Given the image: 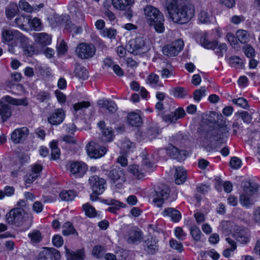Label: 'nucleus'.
Returning a JSON list of instances; mask_svg holds the SVG:
<instances>
[{
    "label": "nucleus",
    "mask_w": 260,
    "mask_h": 260,
    "mask_svg": "<svg viewBox=\"0 0 260 260\" xmlns=\"http://www.w3.org/2000/svg\"><path fill=\"white\" fill-rule=\"evenodd\" d=\"M167 11L170 18L174 22L185 24L193 17L194 7L193 5L185 1Z\"/></svg>",
    "instance_id": "nucleus-1"
},
{
    "label": "nucleus",
    "mask_w": 260,
    "mask_h": 260,
    "mask_svg": "<svg viewBox=\"0 0 260 260\" xmlns=\"http://www.w3.org/2000/svg\"><path fill=\"white\" fill-rule=\"evenodd\" d=\"M144 12L146 21L150 26H153L158 33L164 31V15L157 8L147 5L144 9Z\"/></svg>",
    "instance_id": "nucleus-2"
},
{
    "label": "nucleus",
    "mask_w": 260,
    "mask_h": 260,
    "mask_svg": "<svg viewBox=\"0 0 260 260\" xmlns=\"http://www.w3.org/2000/svg\"><path fill=\"white\" fill-rule=\"evenodd\" d=\"M229 131L226 125L212 129L207 132L206 139L212 144L221 145L226 142L229 136Z\"/></svg>",
    "instance_id": "nucleus-3"
},
{
    "label": "nucleus",
    "mask_w": 260,
    "mask_h": 260,
    "mask_svg": "<svg viewBox=\"0 0 260 260\" xmlns=\"http://www.w3.org/2000/svg\"><path fill=\"white\" fill-rule=\"evenodd\" d=\"M25 102V100L16 99L9 95L4 96L0 100V116L3 121H6L12 114L11 107L7 103L14 105H26L27 103Z\"/></svg>",
    "instance_id": "nucleus-4"
},
{
    "label": "nucleus",
    "mask_w": 260,
    "mask_h": 260,
    "mask_svg": "<svg viewBox=\"0 0 260 260\" xmlns=\"http://www.w3.org/2000/svg\"><path fill=\"white\" fill-rule=\"evenodd\" d=\"M2 37L4 43L12 42L16 46L18 43L21 45H26L28 43V39L17 30L13 29L3 28L2 30Z\"/></svg>",
    "instance_id": "nucleus-5"
},
{
    "label": "nucleus",
    "mask_w": 260,
    "mask_h": 260,
    "mask_svg": "<svg viewBox=\"0 0 260 260\" xmlns=\"http://www.w3.org/2000/svg\"><path fill=\"white\" fill-rule=\"evenodd\" d=\"M6 220L8 223L20 226L30 218L32 221V217L26 212L24 209L16 208L12 209L6 214Z\"/></svg>",
    "instance_id": "nucleus-6"
},
{
    "label": "nucleus",
    "mask_w": 260,
    "mask_h": 260,
    "mask_svg": "<svg viewBox=\"0 0 260 260\" xmlns=\"http://www.w3.org/2000/svg\"><path fill=\"white\" fill-rule=\"evenodd\" d=\"M126 48L127 51L135 55L147 52L149 50V47L146 45L144 39L142 37L129 41L126 46Z\"/></svg>",
    "instance_id": "nucleus-7"
},
{
    "label": "nucleus",
    "mask_w": 260,
    "mask_h": 260,
    "mask_svg": "<svg viewBox=\"0 0 260 260\" xmlns=\"http://www.w3.org/2000/svg\"><path fill=\"white\" fill-rule=\"evenodd\" d=\"M96 51L95 46L92 44L82 43L76 49L77 56L82 59H89L92 57Z\"/></svg>",
    "instance_id": "nucleus-8"
},
{
    "label": "nucleus",
    "mask_w": 260,
    "mask_h": 260,
    "mask_svg": "<svg viewBox=\"0 0 260 260\" xmlns=\"http://www.w3.org/2000/svg\"><path fill=\"white\" fill-rule=\"evenodd\" d=\"M155 191V194L153 202L157 207H161L164 200L167 199L170 196V188L167 185L162 184L156 187Z\"/></svg>",
    "instance_id": "nucleus-9"
},
{
    "label": "nucleus",
    "mask_w": 260,
    "mask_h": 260,
    "mask_svg": "<svg viewBox=\"0 0 260 260\" xmlns=\"http://www.w3.org/2000/svg\"><path fill=\"white\" fill-rule=\"evenodd\" d=\"M184 46L183 41L178 39L168 45L162 48V52L165 55L168 56H175L182 50Z\"/></svg>",
    "instance_id": "nucleus-10"
},
{
    "label": "nucleus",
    "mask_w": 260,
    "mask_h": 260,
    "mask_svg": "<svg viewBox=\"0 0 260 260\" xmlns=\"http://www.w3.org/2000/svg\"><path fill=\"white\" fill-rule=\"evenodd\" d=\"M69 163L70 171L76 178L83 177L88 169L87 166L82 161H72Z\"/></svg>",
    "instance_id": "nucleus-11"
},
{
    "label": "nucleus",
    "mask_w": 260,
    "mask_h": 260,
    "mask_svg": "<svg viewBox=\"0 0 260 260\" xmlns=\"http://www.w3.org/2000/svg\"><path fill=\"white\" fill-rule=\"evenodd\" d=\"M60 260L61 255L58 250L54 248H45L41 251L38 255L36 260Z\"/></svg>",
    "instance_id": "nucleus-12"
},
{
    "label": "nucleus",
    "mask_w": 260,
    "mask_h": 260,
    "mask_svg": "<svg viewBox=\"0 0 260 260\" xmlns=\"http://www.w3.org/2000/svg\"><path fill=\"white\" fill-rule=\"evenodd\" d=\"M110 182L112 184L122 183L125 181V177L123 169L118 168H115L109 172L106 171Z\"/></svg>",
    "instance_id": "nucleus-13"
},
{
    "label": "nucleus",
    "mask_w": 260,
    "mask_h": 260,
    "mask_svg": "<svg viewBox=\"0 0 260 260\" xmlns=\"http://www.w3.org/2000/svg\"><path fill=\"white\" fill-rule=\"evenodd\" d=\"M89 182L94 192L102 194L104 191L106 185L105 179L94 175L89 178Z\"/></svg>",
    "instance_id": "nucleus-14"
},
{
    "label": "nucleus",
    "mask_w": 260,
    "mask_h": 260,
    "mask_svg": "<svg viewBox=\"0 0 260 260\" xmlns=\"http://www.w3.org/2000/svg\"><path fill=\"white\" fill-rule=\"evenodd\" d=\"M158 241L155 237L149 236L144 241V249L149 254H155L158 250Z\"/></svg>",
    "instance_id": "nucleus-15"
},
{
    "label": "nucleus",
    "mask_w": 260,
    "mask_h": 260,
    "mask_svg": "<svg viewBox=\"0 0 260 260\" xmlns=\"http://www.w3.org/2000/svg\"><path fill=\"white\" fill-rule=\"evenodd\" d=\"M88 155L91 158H97L100 157L106 153L107 149L105 147L98 149L95 147L93 142H90L86 146Z\"/></svg>",
    "instance_id": "nucleus-16"
},
{
    "label": "nucleus",
    "mask_w": 260,
    "mask_h": 260,
    "mask_svg": "<svg viewBox=\"0 0 260 260\" xmlns=\"http://www.w3.org/2000/svg\"><path fill=\"white\" fill-rule=\"evenodd\" d=\"M185 115L184 110L183 108L180 107L168 115H163L162 118L165 122L173 123H175L178 119L183 118Z\"/></svg>",
    "instance_id": "nucleus-17"
},
{
    "label": "nucleus",
    "mask_w": 260,
    "mask_h": 260,
    "mask_svg": "<svg viewBox=\"0 0 260 260\" xmlns=\"http://www.w3.org/2000/svg\"><path fill=\"white\" fill-rule=\"evenodd\" d=\"M29 133L26 127H23L15 129L11 134V139L15 144H18L26 139Z\"/></svg>",
    "instance_id": "nucleus-18"
},
{
    "label": "nucleus",
    "mask_w": 260,
    "mask_h": 260,
    "mask_svg": "<svg viewBox=\"0 0 260 260\" xmlns=\"http://www.w3.org/2000/svg\"><path fill=\"white\" fill-rule=\"evenodd\" d=\"M65 117V112L61 109H57L48 117V122L52 125H58L61 123Z\"/></svg>",
    "instance_id": "nucleus-19"
},
{
    "label": "nucleus",
    "mask_w": 260,
    "mask_h": 260,
    "mask_svg": "<svg viewBox=\"0 0 260 260\" xmlns=\"http://www.w3.org/2000/svg\"><path fill=\"white\" fill-rule=\"evenodd\" d=\"M233 236L241 244H246L249 241V235L246 230L240 227L235 230Z\"/></svg>",
    "instance_id": "nucleus-20"
},
{
    "label": "nucleus",
    "mask_w": 260,
    "mask_h": 260,
    "mask_svg": "<svg viewBox=\"0 0 260 260\" xmlns=\"http://www.w3.org/2000/svg\"><path fill=\"white\" fill-rule=\"evenodd\" d=\"M65 249L67 260H84L85 257L84 249L78 250L76 252L66 247Z\"/></svg>",
    "instance_id": "nucleus-21"
},
{
    "label": "nucleus",
    "mask_w": 260,
    "mask_h": 260,
    "mask_svg": "<svg viewBox=\"0 0 260 260\" xmlns=\"http://www.w3.org/2000/svg\"><path fill=\"white\" fill-rule=\"evenodd\" d=\"M242 188L244 193L253 196L257 192L258 185L255 183L246 181L242 183Z\"/></svg>",
    "instance_id": "nucleus-22"
},
{
    "label": "nucleus",
    "mask_w": 260,
    "mask_h": 260,
    "mask_svg": "<svg viewBox=\"0 0 260 260\" xmlns=\"http://www.w3.org/2000/svg\"><path fill=\"white\" fill-rule=\"evenodd\" d=\"M33 36L36 42L43 46L50 44L51 41V37L45 32L34 33Z\"/></svg>",
    "instance_id": "nucleus-23"
},
{
    "label": "nucleus",
    "mask_w": 260,
    "mask_h": 260,
    "mask_svg": "<svg viewBox=\"0 0 260 260\" xmlns=\"http://www.w3.org/2000/svg\"><path fill=\"white\" fill-rule=\"evenodd\" d=\"M167 153L172 158L176 159L179 161L182 160L185 154L184 151L180 150L177 147L173 146H171L168 148Z\"/></svg>",
    "instance_id": "nucleus-24"
},
{
    "label": "nucleus",
    "mask_w": 260,
    "mask_h": 260,
    "mask_svg": "<svg viewBox=\"0 0 260 260\" xmlns=\"http://www.w3.org/2000/svg\"><path fill=\"white\" fill-rule=\"evenodd\" d=\"M163 215L170 217L174 222H178L181 218L180 212L173 208L165 209L163 211Z\"/></svg>",
    "instance_id": "nucleus-25"
},
{
    "label": "nucleus",
    "mask_w": 260,
    "mask_h": 260,
    "mask_svg": "<svg viewBox=\"0 0 260 260\" xmlns=\"http://www.w3.org/2000/svg\"><path fill=\"white\" fill-rule=\"evenodd\" d=\"M113 7L119 10H125L131 6L134 0H112Z\"/></svg>",
    "instance_id": "nucleus-26"
},
{
    "label": "nucleus",
    "mask_w": 260,
    "mask_h": 260,
    "mask_svg": "<svg viewBox=\"0 0 260 260\" xmlns=\"http://www.w3.org/2000/svg\"><path fill=\"white\" fill-rule=\"evenodd\" d=\"M98 105L101 108H106L111 113H114L117 110V106L115 102L110 100H99Z\"/></svg>",
    "instance_id": "nucleus-27"
},
{
    "label": "nucleus",
    "mask_w": 260,
    "mask_h": 260,
    "mask_svg": "<svg viewBox=\"0 0 260 260\" xmlns=\"http://www.w3.org/2000/svg\"><path fill=\"white\" fill-rule=\"evenodd\" d=\"M175 175V182L177 184H182L186 179V172L182 167H179L176 168Z\"/></svg>",
    "instance_id": "nucleus-28"
},
{
    "label": "nucleus",
    "mask_w": 260,
    "mask_h": 260,
    "mask_svg": "<svg viewBox=\"0 0 260 260\" xmlns=\"http://www.w3.org/2000/svg\"><path fill=\"white\" fill-rule=\"evenodd\" d=\"M101 136L100 140L103 143H108L111 142L114 137L112 129L110 127H106L101 131Z\"/></svg>",
    "instance_id": "nucleus-29"
},
{
    "label": "nucleus",
    "mask_w": 260,
    "mask_h": 260,
    "mask_svg": "<svg viewBox=\"0 0 260 260\" xmlns=\"http://www.w3.org/2000/svg\"><path fill=\"white\" fill-rule=\"evenodd\" d=\"M127 120L130 125L133 126H139L142 123V119L137 113L132 112L129 113L127 115Z\"/></svg>",
    "instance_id": "nucleus-30"
},
{
    "label": "nucleus",
    "mask_w": 260,
    "mask_h": 260,
    "mask_svg": "<svg viewBox=\"0 0 260 260\" xmlns=\"http://www.w3.org/2000/svg\"><path fill=\"white\" fill-rule=\"evenodd\" d=\"M142 239V233L136 230H130L126 238L129 243H136L140 242Z\"/></svg>",
    "instance_id": "nucleus-31"
},
{
    "label": "nucleus",
    "mask_w": 260,
    "mask_h": 260,
    "mask_svg": "<svg viewBox=\"0 0 260 260\" xmlns=\"http://www.w3.org/2000/svg\"><path fill=\"white\" fill-rule=\"evenodd\" d=\"M18 12L17 5L15 3H11L6 9V15L8 19H12Z\"/></svg>",
    "instance_id": "nucleus-32"
},
{
    "label": "nucleus",
    "mask_w": 260,
    "mask_h": 260,
    "mask_svg": "<svg viewBox=\"0 0 260 260\" xmlns=\"http://www.w3.org/2000/svg\"><path fill=\"white\" fill-rule=\"evenodd\" d=\"M75 76L78 78L86 80L88 77L87 70L84 67L77 65L75 70Z\"/></svg>",
    "instance_id": "nucleus-33"
},
{
    "label": "nucleus",
    "mask_w": 260,
    "mask_h": 260,
    "mask_svg": "<svg viewBox=\"0 0 260 260\" xmlns=\"http://www.w3.org/2000/svg\"><path fill=\"white\" fill-rule=\"evenodd\" d=\"M82 208L86 215L89 218H93L99 216L95 208L88 203L84 204L82 206Z\"/></svg>",
    "instance_id": "nucleus-34"
},
{
    "label": "nucleus",
    "mask_w": 260,
    "mask_h": 260,
    "mask_svg": "<svg viewBox=\"0 0 260 260\" xmlns=\"http://www.w3.org/2000/svg\"><path fill=\"white\" fill-rule=\"evenodd\" d=\"M158 129L155 127H150L144 134V140H152L158 134Z\"/></svg>",
    "instance_id": "nucleus-35"
},
{
    "label": "nucleus",
    "mask_w": 260,
    "mask_h": 260,
    "mask_svg": "<svg viewBox=\"0 0 260 260\" xmlns=\"http://www.w3.org/2000/svg\"><path fill=\"white\" fill-rule=\"evenodd\" d=\"M225 240L231 246V248L224 250L223 252V255L225 257H229L231 255L232 252L236 249L237 245L235 241L230 237L226 238Z\"/></svg>",
    "instance_id": "nucleus-36"
},
{
    "label": "nucleus",
    "mask_w": 260,
    "mask_h": 260,
    "mask_svg": "<svg viewBox=\"0 0 260 260\" xmlns=\"http://www.w3.org/2000/svg\"><path fill=\"white\" fill-rule=\"evenodd\" d=\"M238 40L241 43L245 44L249 40V35L247 31L240 29L237 31L236 33Z\"/></svg>",
    "instance_id": "nucleus-37"
},
{
    "label": "nucleus",
    "mask_w": 260,
    "mask_h": 260,
    "mask_svg": "<svg viewBox=\"0 0 260 260\" xmlns=\"http://www.w3.org/2000/svg\"><path fill=\"white\" fill-rule=\"evenodd\" d=\"M200 42L202 45L207 49H214L218 45L216 41L210 42L205 36L201 38Z\"/></svg>",
    "instance_id": "nucleus-38"
},
{
    "label": "nucleus",
    "mask_w": 260,
    "mask_h": 260,
    "mask_svg": "<svg viewBox=\"0 0 260 260\" xmlns=\"http://www.w3.org/2000/svg\"><path fill=\"white\" fill-rule=\"evenodd\" d=\"M51 159L55 160L59 158L60 150L57 146V142L53 141L50 143Z\"/></svg>",
    "instance_id": "nucleus-39"
},
{
    "label": "nucleus",
    "mask_w": 260,
    "mask_h": 260,
    "mask_svg": "<svg viewBox=\"0 0 260 260\" xmlns=\"http://www.w3.org/2000/svg\"><path fill=\"white\" fill-rule=\"evenodd\" d=\"M189 231L194 240L197 242L201 241L202 233L197 226L195 225L191 226L189 228Z\"/></svg>",
    "instance_id": "nucleus-40"
},
{
    "label": "nucleus",
    "mask_w": 260,
    "mask_h": 260,
    "mask_svg": "<svg viewBox=\"0 0 260 260\" xmlns=\"http://www.w3.org/2000/svg\"><path fill=\"white\" fill-rule=\"evenodd\" d=\"M76 192L72 190L62 191L59 194V197L62 201H69L72 200L76 196Z\"/></svg>",
    "instance_id": "nucleus-41"
},
{
    "label": "nucleus",
    "mask_w": 260,
    "mask_h": 260,
    "mask_svg": "<svg viewBox=\"0 0 260 260\" xmlns=\"http://www.w3.org/2000/svg\"><path fill=\"white\" fill-rule=\"evenodd\" d=\"M28 23L29 24L30 28L36 31H40L43 28V25L40 19L37 17L32 19H29V21Z\"/></svg>",
    "instance_id": "nucleus-42"
},
{
    "label": "nucleus",
    "mask_w": 260,
    "mask_h": 260,
    "mask_svg": "<svg viewBox=\"0 0 260 260\" xmlns=\"http://www.w3.org/2000/svg\"><path fill=\"white\" fill-rule=\"evenodd\" d=\"M101 35L104 37H107L110 39L115 38L117 35V31L113 28H106L101 30Z\"/></svg>",
    "instance_id": "nucleus-43"
},
{
    "label": "nucleus",
    "mask_w": 260,
    "mask_h": 260,
    "mask_svg": "<svg viewBox=\"0 0 260 260\" xmlns=\"http://www.w3.org/2000/svg\"><path fill=\"white\" fill-rule=\"evenodd\" d=\"M135 147V144L127 139L124 140L121 143V149L125 153L133 150Z\"/></svg>",
    "instance_id": "nucleus-44"
},
{
    "label": "nucleus",
    "mask_w": 260,
    "mask_h": 260,
    "mask_svg": "<svg viewBox=\"0 0 260 260\" xmlns=\"http://www.w3.org/2000/svg\"><path fill=\"white\" fill-rule=\"evenodd\" d=\"M76 233V230L72 224L70 222H67L64 223L62 226V233L64 236H69Z\"/></svg>",
    "instance_id": "nucleus-45"
},
{
    "label": "nucleus",
    "mask_w": 260,
    "mask_h": 260,
    "mask_svg": "<svg viewBox=\"0 0 260 260\" xmlns=\"http://www.w3.org/2000/svg\"><path fill=\"white\" fill-rule=\"evenodd\" d=\"M206 88L205 86L201 87L200 89L195 90L193 92V99L197 102H199L202 97L206 95Z\"/></svg>",
    "instance_id": "nucleus-46"
},
{
    "label": "nucleus",
    "mask_w": 260,
    "mask_h": 260,
    "mask_svg": "<svg viewBox=\"0 0 260 260\" xmlns=\"http://www.w3.org/2000/svg\"><path fill=\"white\" fill-rule=\"evenodd\" d=\"M29 21V18L28 17H24L23 15L19 16L15 19V23L16 25L21 29L24 28V24L28 23Z\"/></svg>",
    "instance_id": "nucleus-47"
},
{
    "label": "nucleus",
    "mask_w": 260,
    "mask_h": 260,
    "mask_svg": "<svg viewBox=\"0 0 260 260\" xmlns=\"http://www.w3.org/2000/svg\"><path fill=\"white\" fill-rule=\"evenodd\" d=\"M248 196L245 193H243L240 196L239 198L241 204L246 207H248L253 205V202Z\"/></svg>",
    "instance_id": "nucleus-48"
},
{
    "label": "nucleus",
    "mask_w": 260,
    "mask_h": 260,
    "mask_svg": "<svg viewBox=\"0 0 260 260\" xmlns=\"http://www.w3.org/2000/svg\"><path fill=\"white\" fill-rule=\"evenodd\" d=\"M28 236L32 243H39L42 239L41 234L39 231H34L29 233Z\"/></svg>",
    "instance_id": "nucleus-49"
},
{
    "label": "nucleus",
    "mask_w": 260,
    "mask_h": 260,
    "mask_svg": "<svg viewBox=\"0 0 260 260\" xmlns=\"http://www.w3.org/2000/svg\"><path fill=\"white\" fill-rule=\"evenodd\" d=\"M128 171L138 179H141L144 176L143 174L139 171V167L137 165L129 166Z\"/></svg>",
    "instance_id": "nucleus-50"
},
{
    "label": "nucleus",
    "mask_w": 260,
    "mask_h": 260,
    "mask_svg": "<svg viewBox=\"0 0 260 260\" xmlns=\"http://www.w3.org/2000/svg\"><path fill=\"white\" fill-rule=\"evenodd\" d=\"M199 20L203 23H206L210 21V15L206 10H201L199 14Z\"/></svg>",
    "instance_id": "nucleus-51"
},
{
    "label": "nucleus",
    "mask_w": 260,
    "mask_h": 260,
    "mask_svg": "<svg viewBox=\"0 0 260 260\" xmlns=\"http://www.w3.org/2000/svg\"><path fill=\"white\" fill-rule=\"evenodd\" d=\"M172 94L175 97L183 98L186 95V92L183 87H176L172 89Z\"/></svg>",
    "instance_id": "nucleus-52"
},
{
    "label": "nucleus",
    "mask_w": 260,
    "mask_h": 260,
    "mask_svg": "<svg viewBox=\"0 0 260 260\" xmlns=\"http://www.w3.org/2000/svg\"><path fill=\"white\" fill-rule=\"evenodd\" d=\"M37 99L40 102H44L50 99V93L45 91H40L36 95Z\"/></svg>",
    "instance_id": "nucleus-53"
},
{
    "label": "nucleus",
    "mask_w": 260,
    "mask_h": 260,
    "mask_svg": "<svg viewBox=\"0 0 260 260\" xmlns=\"http://www.w3.org/2000/svg\"><path fill=\"white\" fill-rule=\"evenodd\" d=\"M243 50L247 57L252 58L255 56L254 49L251 45L248 44L245 45L243 47Z\"/></svg>",
    "instance_id": "nucleus-54"
},
{
    "label": "nucleus",
    "mask_w": 260,
    "mask_h": 260,
    "mask_svg": "<svg viewBox=\"0 0 260 260\" xmlns=\"http://www.w3.org/2000/svg\"><path fill=\"white\" fill-rule=\"evenodd\" d=\"M18 7L27 12H32V7L24 0H21L19 1Z\"/></svg>",
    "instance_id": "nucleus-55"
},
{
    "label": "nucleus",
    "mask_w": 260,
    "mask_h": 260,
    "mask_svg": "<svg viewBox=\"0 0 260 260\" xmlns=\"http://www.w3.org/2000/svg\"><path fill=\"white\" fill-rule=\"evenodd\" d=\"M159 81V77L154 74L149 75L147 79V82L152 86H155Z\"/></svg>",
    "instance_id": "nucleus-56"
},
{
    "label": "nucleus",
    "mask_w": 260,
    "mask_h": 260,
    "mask_svg": "<svg viewBox=\"0 0 260 260\" xmlns=\"http://www.w3.org/2000/svg\"><path fill=\"white\" fill-rule=\"evenodd\" d=\"M234 104L244 109H247L248 105L247 101L244 98H240L237 99L233 100Z\"/></svg>",
    "instance_id": "nucleus-57"
},
{
    "label": "nucleus",
    "mask_w": 260,
    "mask_h": 260,
    "mask_svg": "<svg viewBox=\"0 0 260 260\" xmlns=\"http://www.w3.org/2000/svg\"><path fill=\"white\" fill-rule=\"evenodd\" d=\"M90 106V103L89 102L82 101L76 103L74 105L73 108L74 110L76 112L83 108H87Z\"/></svg>",
    "instance_id": "nucleus-58"
},
{
    "label": "nucleus",
    "mask_w": 260,
    "mask_h": 260,
    "mask_svg": "<svg viewBox=\"0 0 260 260\" xmlns=\"http://www.w3.org/2000/svg\"><path fill=\"white\" fill-rule=\"evenodd\" d=\"M241 159L237 157H233L230 162V166L234 169H239L241 167Z\"/></svg>",
    "instance_id": "nucleus-59"
},
{
    "label": "nucleus",
    "mask_w": 260,
    "mask_h": 260,
    "mask_svg": "<svg viewBox=\"0 0 260 260\" xmlns=\"http://www.w3.org/2000/svg\"><path fill=\"white\" fill-rule=\"evenodd\" d=\"M52 243L55 246L59 247L63 245V240L61 236L57 235L53 237Z\"/></svg>",
    "instance_id": "nucleus-60"
},
{
    "label": "nucleus",
    "mask_w": 260,
    "mask_h": 260,
    "mask_svg": "<svg viewBox=\"0 0 260 260\" xmlns=\"http://www.w3.org/2000/svg\"><path fill=\"white\" fill-rule=\"evenodd\" d=\"M170 245L171 248L181 252L183 250V246L181 243H178L176 240L172 239L170 241Z\"/></svg>",
    "instance_id": "nucleus-61"
},
{
    "label": "nucleus",
    "mask_w": 260,
    "mask_h": 260,
    "mask_svg": "<svg viewBox=\"0 0 260 260\" xmlns=\"http://www.w3.org/2000/svg\"><path fill=\"white\" fill-rule=\"evenodd\" d=\"M175 234L176 237L180 240H183L186 236V234L180 227H177L175 229Z\"/></svg>",
    "instance_id": "nucleus-62"
},
{
    "label": "nucleus",
    "mask_w": 260,
    "mask_h": 260,
    "mask_svg": "<svg viewBox=\"0 0 260 260\" xmlns=\"http://www.w3.org/2000/svg\"><path fill=\"white\" fill-rule=\"evenodd\" d=\"M240 117L242 118L245 123H249L251 122V116L246 111H242L239 113Z\"/></svg>",
    "instance_id": "nucleus-63"
},
{
    "label": "nucleus",
    "mask_w": 260,
    "mask_h": 260,
    "mask_svg": "<svg viewBox=\"0 0 260 260\" xmlns=\"http://www.w3.org/2000/svg\"><path fill=\"white\" fill-rule=\"evenodd\" d=\"M58 53L59 54H64L67 51V45L63 40H61L57 47Z\"/></svg>",
    "instance_id": "nucleus-64"
}]
</instances>
